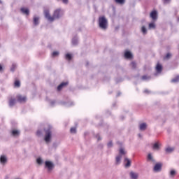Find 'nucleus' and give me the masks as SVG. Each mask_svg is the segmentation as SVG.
<instances>
[{
  "label": "nucleus",
  "mask_w": 179,
  "mask_h": 179,
  "mask_svg": "<svg viewBox=\"0 0 179 179\" xmlns=\"http://www.w3.org/2000/svg\"><path fill=\"white\" fill-rule=\"evenodd\" d=\"M148 160H151V162H155V159H153V157H152V154H148Z\"/></svg>",
  "instance_id": "nucleus-31"
},
{
  "label": "nucleus",
  "mask_w": 179,
  "mask_h": 179,
  "mask_svg": "<svg viewBox=\"0 0 179 179\" xmlns=\"http://www.w3.org/2000/svg\"><path fill=\"white\" fill-rule=\"evenodd\" d=\"M155 69L157 73H160L163 71V66H162V64L158 62L156 65Z\"/></svg>",
  "instance_id": "nucleus-9"
},
{
  "label": "nucleus",
  "mask_w": 179,
  "mask_h": 179,
  "mask_svg": "<svg viewBox=\"0 0 179 179\" xmlns=\"http://www.w3.org/2000/svg\"><path fill=\"white\" fill-rule=\"evenodd\" d=\"M141 31H142L143 34H146V33H148V31L146 30V27L143 26L141 27Z\"/></svg>",
  "instance_id": "nucleus-25"
},
{
  "label": "nucleus",
  "mask_w": 179,
  "mask_h": 179,
  "mask_svg": "<svg viewBox=\"0 0 179 179\" xmlns=\"http://www.w3.org/2000/svg\"><path fill=\"white\" fill-rule=\"evenodd\" d=\"M113 146V142H109L108 143V148H111Z\"/></svg>",
  "instance_id": "nucleus-37"
},
{
  "label": "nucleus",
  "mask_w": 179,
  "mask_h": 179,
  "mask_svg": "<svg viewBox=\"0 0 179 179\" xmlns=\"http://www.w3.org/2000/svg\"><path fill=\"white\" fill-rule=\"evenodd\" d=\"M3 68L2 67V66H1V71H3Z\"/></svg>",
  "instance_id": "nucleus-42"
},
{
  "label": "nucleus",
  "mask_w": 179,
  "mask_h": 179,
  "mask_svg": "<svg viewBox=\"0 0 179 179\" xmlns=\"http://www.w3.org/2000/svg\"><path fill=\"white\" fill-rule=\"evenodd\" d=\"M99 27H101V29H107L108 22H107V19H106V17L104 16L99 17Z\"/></svg>",
  "instance_id": "nucleus-3"
},
{
  "label": "nucleus",
  "mask_w": 179,
  "mask_h": 179,
  "mask_svg": "<svg viewBox=\"0 0 179 179\" xmlns=\"http://www.w3.org/2000/svg\"><path fill=\"white\" fill-rule=\"evenodd\" d=\"M131 66L133 69H136V63L135 62H132Z\"/></svg>",
  "instance_id": "nucleus-30"
},
{
  "label": "nucleus",
  "mask_w": 179,
  "mask_h": 179,
  "mask_svg": "<svg viewBox=\"0 0 179 179\" xmlns=\"http://www.w3.org/2000/svg\"><path fill=\"white\" fill-rule=\"evenodd\" d=\"M124 58L127 59H132V53L129 51L124 52Z\"/></svg>",
  "instance_id": "nucleus-13"
},
{
  "label": "nucleus",
  "mask_w": 179,
  "mask_h": 179,
  "mask_svg": "<svg viewBox=\"0 0 179 179\" xmlns=\"http://www.w3.org/2000/svg\"><path fill=\"white\" fill-rule=\"evenodd\" d=\"M45 137L44 141L46 143H48L51 141V137L52 136V131H51V127H49L47 129H44Z\"/></svg>",
  "instance_id": "nucleus-2"
},
{
  "label": "nucleus",
  "mask_w": 179,
  "mask_h": 179,
  "mask_svg": "<svg viewBox=\"0 0 179 179\" xmlns=\"http://www.w3.org/2000/svg\"><path fill=\"white\" fill-rule=\"evenodd\" d=\"M36 162L38 163V164H41V163H43V160H41V158H38L36 159Z\"/></svg>",
  "instance_id": "nucleus-35"
},
{
  "label": "nucleus",
  "mask_w": 179,
  "mask_h": 179,
  "mask_svg": "<svg viewBox=\"0 0 179 179\" xmlns=\"http://www.w3.org/2000/svg\"><path fill=\"white\" fill-rule=\"evenodd\" d=\"M150 17L152 19V20H157V11L153 10L150 14Z\"/></svg>",
  "instance_id": "nucleus-7"
},
{
  "label": "nucleus",
  "mask_w": 179,
  "mask_h": 179,
  "mask_svg": "<svg viewBox=\"0 0 179 179\" xmlns=\"http://www.w3.org/2000/svg\"><path fill=\"white\" fill-rule=\"evenodd\" d=\"M72 43H73V44L75 45L77 44L78 41H77L76 40H73V41H72Z\"/></svg>",
  "instance_id": "nucleus-38"
},
{
  "label": "nucleus",
  "mask_w": 179,
  "mask_h": 179,
  "mask_svg": "<svg viewBox=\"0 0 179 179\" xmlns=\"http://www.w3.org/2000/svg\"><path fill=\"white\" fill-rule=\"evenodd\" d=\"M69 84V83L68 82H64L62 83L58 87H57V90L59 92L61 90H62V89H64V87H66V86H68V85Z\"/></svg>",
  "instance_id": "nucleus-8"
},
{
  "label": "nucleus",
  "mask_w": 179,
  "mask_h": 179,
  "mask_svg": "<svg viewBox=\"0 0 179 179\" xmlns=\"http://www.w3.org/2000/svg\"><path fill=\"white\" fill-rule=\"evenodd\" d=\"M38 20H40V18L38 17H34V24L35 26H37V24H38Z\"/></svg>",
  "instance_id": "nucleus-20"
},
{
  "label": "nucleus",
  "mask_w": 179,
  "mask_h": 179,
  "mask_svg": "<svg viewBox=\"0 0 179 179\" xmlns=\"http://www.w3.org/2000/svg\"><path fill=\"white\" fill-rule=\"evenodd\" d=\"M141 79H142L143 80H148V79H150V76H143L141 77Z\"/></svg>",
  "instance_id": "nucleus-28"
},
{
  "label": "nucleus",
  "mask_w": 179,
  "mask_h": 179,
  "mask_svg": "<svg viewBox=\"0 0 179 179\" xmlns=\"http://www.w3.org/2000/svg\"><path fill=\"white\" fill-rule=\"evenodd\" d=\"M15 104H16V99L10 98V99H9V106H10V107H13V106Z\"/></svg>",
  "instance_id": "nucleus-14"
},
{
  "label": "nucleus",
  "mask_w": 179,
  "mask_h": 179,
  "mask_svg": "<svg viewBox=\"0 0 179 179\" xmlns=\"http://www.w3.org/2000/svg\"><path fill=\"white\" fill-rule=\"evenodd\" d=\"M119 153L120 155L117 156L115 158L116 164H120L121 162V159H122V156H121V155H127V152H125L124 148H120L119 150Z\"/></svg>",
  "instance_id": "nucleus-4"
},
{
  "label": "nucleus",
  "mask_w": 179,
  "mask_h": 179,
  "mask_svg": "<svg viewBox=\"0 0 179 179\" xmlns=\"http://www.w3.org/2000/svg\"><path fill=\"white\" fill-rule=\"evenodd\" d=\"M171 0H164V3H169Z\"/></svg>",
  "instance_id": "nucleus-39"
},
{
  "label": "nucleus",
  "mask_w": 179,
  "mask_h": 179,
  "mask_svg": "<svg viewBox=\"0 0 179 179\" xmlns=\"http://www.w3.org/2000/svg\"><path fill=\"white\" fill-rule=\"evenodd\" d=\"M71 134H76V127H71L70 129Z\"/></svg>",
  "instance_id": "nucleus-29"
},
{
  "label": "nucleus",
  "mask_w": 179,
  "mask_h": 179,
  "mask_svg": "<svg viewBox=\"0 0 179 179\" xmlns=\"http://www.w3.org/2000/svg\"><path fill=\"white\" fill-rule=\"evenodd\" d=\"M20 10H21V12H22V13H24V15H29V10H28L27 8H22L20 9Z\"/></svg>",
  "instance_id": "nucleus-17"
},
{
  "label": "nucleus",
  "mask_w": 179,
  "mask_h": 179,
  "mask_svg": "<svg viewBox=\"0 0 179 179\" xmlns=\"http://www.w3.org/2000/svg\"><path fill=\"white\" fill-rule=\"evenodd\" d=\"M169 58H171V55L170 53H167L164 57V59H169Z\"/></svg>",
  "instance_id": "nucleus-33"
},
{
  "label": "nucleus",
  "mask_w": 179,
  "mask_h": 179,
  "mask_svg": "<svg viewBox=\"0 0 179 179\" xmlns=\"http://www.w3.org/2000/svg\"><path fill=\"white\" fill-rule=\"evenodd\" d=\"M45 167L48 169L50 171L52 169H54V164H52V162L50 161H45Z\"/></svg>",
  "instance_id": "nucleus-6"
},
{
  "label": "nucleus",
  "mask_w": 179,
  "mask_h": 179,
  "mask_svg": "<svg viewBox=\"0 0 179 179\" xmlns=\"http://www.w3.org/2000/svg\"><path fill=\"white\" fill-rule=\"evenodd\" d=\"M45 17L48 19L49 22H54L55 19H59L61 17V15H62V11H61V9H57L55 10L53 13V16H51L50 15V11L48 10H45L44 11Z\"/></svg>",
  "instance_id": "nucleus-1"
},
{
  "label": "nucleus",
  "mask_w": 179,
  "mask_h": 179,
  "mask_svg": "<svg viewBox=\"0 0 179 179\" xmlns=\"http://www.w3.org/2000/svg\"><path fill=\"white\" fill-rule=\"evenodd\" d=\"M52 57H57V55H59V52L55 51L52 52Z\"/></svg>",
  "instance_id": "nucleus-34"
},
{
  "label": "nucleus",
  "mask_w": 179,
  "mask_h": 179,
  "mask_svg": "<svg viewBox=\"0 0 179 179\" xmlns=\"http://www.w3.org/2000/svg\"><path fill=\"white\" fill-rule=\"evenodd\" d=\"M116 3H120V5H124L125 3V0H115Z\"/></svg>",
  "instance_id": "nucleus-24"
},
{
  "label": "nucleus",
  "mask_w": 179,
  "mask_h": 179,
  "mask_svg": "<svg viewBox=\"0 0 179 179\" xmlns=\"http://www.w3.org/2000/svg\"><path fill=\"white\" fill-rule=\"evenodd\" d=\"M148 29L152 30V29H156V24L155 22H151L148 24Z\"/></svg>",
  "instance_id": "nucleus-18"
},
{
  "label": "nucleus",
  "mask_w": 179,
  "mask_h": 179,
  "mask_svg": "<svg viewBox=\"0 0 179 179\" xmlns=\"http://www.w3.org/2000/svg\"><path fill=\"white\" fill-rule=\"evenodd\" d=\"M130 177L132 179H137L138 178V173H134V172H131L130 173Z\"/></svg>",
  "instance_id": "nucleus-19"
},
{
  "label": "nucleus",
  "mask_w": 179,
  "mask_h": 179,
  "mask_svg": "<svg viewBox=\"0 0 179 179\" xmlns=\"http://www.w3.org/2000/svg\"><path fill=\"white\" fill-rule=\"evenodd\" d=\"M139 138H142V135L138 134Z\"/></svg>",
  "instance_id": "nucleus-41"
},
{
  "label": "nucleus",
  "mask_w": 179,
  "mask_h": 179,
  "mask_svg": "<svg viewBox=\"0 0 179 179\" xmlns=\"http://www.w3.org/2000/svg\"><path fill=\"white\" fill-rule=\"evenodd\" d=\"M178 22H179V17H178Z\"/></svg>",
  "instance_id": "nucleus-46"
},
{
  "label": "nucleus",
  "mask_w": 179,
  "mask_h": 179,
  "mask_svg": "<svg viewBox=\"0 0 179 179\" xmlns=\"http://www.w3.org/2000/svg\"><path fill=\"white\" fill-rule=\"evenodd\" d=\"M63 3H68V0H63Z\"/></svg>",
  "instance_id": "nucleus-40"
},
{
  "label": "nucleus",
  "mask_w": 179,
  "mask_h": 179,
  "mask_svg": "<svg viewBox=\"0 0 179 179\" xmlns=\"http://www.w3.org/2000/svg\"><path fill=\"white\" fill-rule=\"evenodd\" d=\"M66 59L71 61L72 59V55L69 53L66 55Z\"/></svg>",
  "instance_id": "nucleus-27"
},
{
  "label": "nucleus",
  "mask_w": 179,
  "mask_h": 179,
  "mask_svg": "<svg viewBox=\"0 0 179 179\" xmlns=\"http://www.w3.org/2000/svg\"><path fill=\"white\" fill-rule=\"evenodd\" d=\"M16 99L19 103H26L27 100V97H26V96H22L21 94L17 95Z\"/></svg>",
  "instance_id": "nucleus-5"
},
{
  "label": "nucleus",
  "mask_w": 179,
  "mask_h": 179,
  "mask_svg": "<svg viewBox=\"0 0 179 179\" xmlns=\"http://www.w3.org/2000/svg\"><path fill=\"white\" fill-rule=\"evenodd\" d=\"M41 131H40V130H38L37 131H36V135H37V136H41Z\"/></svg>",
  "instance_id": "nucleus-36"
},
{
  "label": "nucleus",
  "mask_w": 179,
  "mask_h": 179,
  "mask_svg": "<svg viewBox=\"0 0 179 179\" xmlns=\"http://www.w3.org/2000/svg\"><path fill=\"white\" fill-rule=\"evenodd\" d=\"M124 163H126L125 167H130L131 166V160H129V159L125 158L124 159Z\"/></svg>",
  "instance_id": "nucleus-16"
},
{
  "label": "nucleus",
  "mask_w": 179,
  "mask_h": 179,
  "mask_svg": "<svg viewBox=\"0 0 179 179\" xmlns=\"http://www.w3.org/2000/svg\"><path fill=\"white\" fill-rule=\"evenodd\" d=\"M148 128V124L146 123H141L139 125V129L140 131H145Z\"/></svg>",
  "instance_id": "nucleus-15"
},
{
  "label": "nucleus",
  "mask_w": 179,
  "mask_h": 179,
  "mask_svg": "<svg viewBox=\"0 0 179 179\" xmlns=\"http://www.w3.org/2000/svg\"><path fill=\"white\" fill-rule=\"evenodd\" d=\"M0 3H1V0H0Z\"/></svg>",
  "instance_id": "nucleus-47"
},
{
  "label": "nucleus",
  "mask_w": 179,
  "mask_h": 179,
  "mask_svg": "<svg viewBox=\"0 0 179 179\" xmlns=\"http://www.w3.org/2000/svg\"><path fill=\"white\" fill-rule=\"evenodd\" d=\"M152 149H154L155 150H159V143H155L153 145Z\"/></svg>",
  "instance_id": "nucleus-23"
},
{
  "label": "nucleus",
  "mask_w": 179,
  "mask_h": 179,
  "mask_svg": "<svg viewBox=\"0 0 179 179\" xmlns=\"http://www.w3.org/2000/svg\"><path fill=\"white\" fill-rule=\"evenodd\" d=\"M162 163H157L155 166H154V171H160L162 170Z\"/></svg>",
  "instance_id": "nucleus-12"
},
{
  "label": "nucleus",
  "mask_w": 179,
  "mask_h": 179,
  "mask_svg": "<svg viewBox=\"0 0 179 179\" xmlns=\"http://www.w3.org/2000/svg\"><path fill=\"white\" fill-rule=\"evenodd\" d=\"M11 71H15V69H11Z\"/></svg>",
  "instance_id": "nucleus-43"
},
{
  "label": "nucleus",
  "mask_w": 179,
  "mask_h": 179,
  "mask_svg": "<svg viewBox=\"0 0 179 179\" xmlns=\"http://www.w3.org/2000/svg\"><path fill=\"white\" fill-rule=\"evenodd\" d=\"M166 153H171V152H174V148L168 147L166 148Z\"/></svg>",
  "instance_id": "nucleus-21"
},
{
  "label": "nucleus",
  "mask_w": 179,
  "mask_h": 179,
  "mask_svg": "<svg viewBox=\"0 0 179 179\" xmlns=\"http://www.w3.org/2000/svg\"><path fill=\"white\" fill-rule=\"evenodd\" d=\"M0 71H1V64H0Z\"/></svg>",
  "instance_id": "nucleus-45"
},
{
  "label": "nucleus",
  "mask_w": 179,
  "mask_h": 179,
  "mask_svg": "<svg viewBox=\"0 0 179 179\" xmlns=\"http://www.w3.org/2000/svg\"><path fill=\"white\" fill-rule=\"evenodd\" d=\"M98 141H100V138H98Z\"/></svg>",
  "instance_id": "nucleus-44"
},
{
  "label": "nucleus",
  "mask_w": 179,
  "mask_h": 179,
  "mask_svg": "<svg viewBox=\"0 0 179 179\" xmlns=\"http://www.w3.org/2000/svg\"><path fill=\"white\" fill-rule=\"evenodd\" d=\"M170 176L171 177H174L176 176V171L171 170V172H170Z\"/></svg>",
  "instance_id": "nucleus-32"
},
{
  "label": "nucleus",
  "mask_w": 179,
  "mask_h": 179,
  "mask_svg": "<svg viewBox=\"0 0 179 179\" xmlns=\"http://www.w3.org/2000/svg\"><path fill=\"white\" fill-rule=\"evenodd\" d=\"M8 163V158L5 155L1 156V164L5 166Z\"/></svg>",
  "instance_id": "nucleus-10"
},
{
  "label": "nucleus",
  "mask_w": 179,
  "mask_h": 179,
  "mask_svg": "<svg viewBox=\"0 0 179 179\" xmlns=\"http://www.w3.org/2000/svg\"><path fill=\"white\" fill-rule=\"evenodd\" d=\"M11 135L14 137L19 136L20 135V131L19 130L13 129L11 131Z\"/></svg>",
  "instance_id": "nucleus-11"
},
{
  "label": "nucleus",
  "mask_w": 179,
  "mask_h": 179,
  "mask_svg": "<svg viewBox=\"0 0 179 179\" xmlns=\"http://www.w3.org/2000/svg\"><path fill=\"white\" fill-rule=\"evenodd\" d=\"M179 81V76H176L175 78L172 79L171 82L173 83H177Z\"/></svg>",
  "instance_id": "nucleus-26"
},
{
  "label": "nucleus",
  "mask_w": 179,
  "mask_h": 179,
  "mask_svg": "<svg viewBox=\"0 0 179 179\" xmlns=\"http://www.w3.org/2000/svg\"><path fill=\"white\" fill-rule=\"evenodd\" d=\"M14 86L15 87H19L20 86V81L19 80H15L14 82Z\"/></svg>",
  "instance_id": "nucleus-22"
}]
</instances>
